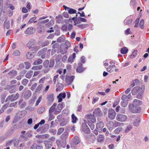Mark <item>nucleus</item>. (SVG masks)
Returning <instances> with one entry per match:
<instances>
[{
    "mask_svg": "<svg viewBox=\"0 0 149 149\" xmlns=\"http://www.w3.org/2000/svg\"><path fill=\"white\" fill-rule=\"evenodd\" d=\"M128 108L130 111L134 113H138L141 110L140 107L132 104L129 105Z\"/></svg>",
    "mask_w": 149,
    "mask_h": 149,
    "instance_id": "1",
    "label": "nucleus"
},
{
    "mask_svg": "<svg viewBox=\"0 0 149 149\" xmlns=\"http://www.w3.org/2000/svg\"><path fill=\"white\" fill-rule=\"evenodd\" d=\"M54 59H51L49 62L48 60H45L43 63L44 67L46 68H53L54 64Z\"/></svg>",
    "mask_w": 149,
    "mask_h": 149,
    "instance_id": "2",
    "label": "nucleus"
},
{
    "mask_svg": "<svg viewBox=\"0 0 149 149\" xmlns=\"http://www.w3.org/2000/svg\"><path fill=\"white\" fill-rule=\"evenodd\" d=\"M19 94L18 93H16L15 95L12 94L10 96H8L5 100V102H7L8 100H10L11 102H13L17 100L19 98Z\"/></svg>",
    "mask_w": 149,
    "mask_h": 149,
    "instance_id": "3",
    "label": "nucleus"
},
{
    "mask_svg": "<svg viewBox=\"0 0 149 149\" xmlns=\"http://www.w3.org/2000/svg\"><path fill=\"white\" fill-rule=\"evenodd\" d=\"M86 118L89 123H94L96 121V119L94 115L91 114L87 115Z\"/></svg>",
    "mask_w": 149,
    "mask_h": 149,
    "instance_id": "4",
    "label": "nucleus"
},
{
    "mask_svg": "<svg viewBox=\"0 0 149 149\" xmlns=\"http://www.w3.org/2000/svg\"><path fill=\"white\" fill-rule=\"evenodd\" d=\"M32 136L31 134L28 132H26V131H22L21 132L20 135V137L24 139H27L28 137H30Z\"/></svg>",
    "mask_w": 149,
    "mask_h": 149,
    "instance_id": "5",
    "label": "nucleus"
},
{
    "mask_svg": "<svg viewBox=\"0 0 149 149\" xmlns=\"http://www.w3.org/2000/svg\"><path fill=\"white\" fill-rule=\"evenodd\" d=\"M127 118V116L121 114L118 115L116 117V119L122 122L126 121Z\"/></svg>",
    "mask_w": 149,
    "mask_h": 149,
    "instance_id": "6",
    "label": "nucleus"
},
{
    "mask_svg": "<svg viewBox=\"0 0 149 149\" xmlns=\"http://www.w3.org/2000/svg\"><path fill=\"white\" fill-rule=\"evenodd\" d=\"M27 113V112L25 111H19L16 114L15 116L17 118H21L24 117Z\"/></svg>",
    "mask_w": 149,
    "mask_h": 149,
    "instance_id": "7",
    "label": "nucleus"
},
{
    "mask_svg": "<svg viewBox=\"0 0 149 149\" xmlns=\"http://www.w3.org/2000/svg\"><path fill=\"white\" fill-rule=\"evenodd\" d=\"M116 113L113 110L111 109L109 111V118L111 120L114 119L115 117Z\"/></svg>",
    "mask_w": 149,
    "mask_h": 149,
    "instance_id": "8",
    "label": "nucleus"
},
{
    "mask_svg": "<svg viewBox=\"0 0 149 149\" xmlns=\"http://www.w3.org/2000/svg\"><path fill=\"white\" fill-rule=\"evenodd\" d=\"M47 50V48L45 47L38 52V54L39 55L41 56V57L42 58H45L46 56L45 54Z\"/></svg>",
    "mask_w": 149,
    "mask_h": 149,
    "instance_id": "9",
    "label": "nucleus"
},
{
    "mask_svg": "<svg viewBox=\"0 0 149 149\" xmlns=\"http://www.w3.org/2000/svg\"><path fill=\"white\" fill-rule=\"evenodd\" d=\"M35 29L32 27H29L26 30L25 33L28 35L33 34L35 33Z\"/></svg>",
    "mask_w": 149,
    "mask_h": 149,
    "instance_id": "10",
    "label": "nucleus"
},
{
    "mask_svg": "<svg viewBox=\"0 0 149 149\" xmlns=\"http://www.w3.org/2000/svg\"><path fill=\"white\" fill-rule=\"evenodd\" d=\"M27 104L26 103L23 99H20L18 102V105L21 109L25 107Z\"/></svg>",
    "mask_w": 149,
    "mask_h": 149,
    "instance_id": "11",
    "label": "nucleus"
},
{
    "mask_svg": "<svg viewBox=\"0 0 149 149\" xmlns=\"http://www.w3.org/2000/svg\"><path fill=\"white\" fill-rule=\"evenodd\" d=\"M104 125V124L102 122H99L96 124V128L99 131H100L102 130Z\"/></svg>",
    "mask_w": 149,
    "mask_h": 149,
    "instance_id": "12",
    "label": "nucleus"
},
{
    "mask_svg": "<svg viewBox=\"0 0 149 149\" xmlns=\"http://www.w3.org/2000/svg\"><path fill=\"white\" fill-rule=\"evenodd\" d=\"M93 115L95 116H102V112L100 108L96 109L93 113Z\"/></svg>",
    "mask_w": 149,
    "mask_h": 149,
    "instance_id": "13",
    "label": "nucleus"
},
{
    "mask_svg": "<svg viewBox=\"0 0 149 149\" xmlns=\"http://www.w3.org/2000/svg\"><path fill=\"white\" fill-rule=\"evenodd\" d=\"M66 93H60L57 96V98L58 99V102H61L62 101V98H64L66 97Z\"/></svg>",
    "mask_w": 149,
    "mask_h": 149,
    "instance_id": "14",
    "label": "nucleus"
},
{
    "mask_svg": "<svg viewBox=\"0 0 149 149\" xmlns=\"http://www.w3.org/2000/svg\"><path fill=\"white\" fill-rule=\"evenodd\" d=\"M82 126L83 131L85 133H88L89 132L90 130L86 124L85 123L82 124Z\"/></svg>",
    "mask_w": 149,
    "mask_h": 149,
    "instance_id": "15",
    "label": "nucleus"
},
{
    "mask_svg": "<svg viewBox=\"0 0 149 149\" xmlns=\"http://www.w3.org/2000/svg\"><path fill=\"white\" fill-rule=\"evenodd\" d=\"M54 95L53 94H50L47 95V99H48L47 103L49 105L50 104L54 101Z\"/></svg>",
    "mask_w": 149,
    "mask_h": 149,
    "instance_id": "16",
    "label": "nucleus"
},
{
    "mask_svg": "<svg viewBox=\"0 0 149 149\" xmlns=\"http://www.w3.org/2000/svg\"><path fill=\"white\" fill-rule=\"evenodd\" d=\"M73 143H74V144H71V147H72V146H73V147L75 148V146H74V145L76 146L77 144H78L79 143L80 141L79 140V138L77 136H75L74 139L73 140Z\"/></svg>",
    "mask_w": 149,
    "mask_h": 149,
    "instance_id": "17",
    "label": "nucleus"
},
{
    "mask_svg": "<svg viewBox=\"0 0 149 149\" xmlns=\"http://www.w3.org/2000/svg\"><path fill=\"white\" fill-rule=\"evenodd\" d=\"M31 95V92L30 90H27L25 93L24 95V98L26 99H28Z\"/></svg>",
    "mask_w": 149,
    "mask_h": 149,
    "instance_id": "18",
    "label": "nucleus"
},
{
    "mask_svg": "<svg viewBox=\"0 0 149 149\" xmlns=\"http://www.w3.org/2000/svg\"><path fill=\"white\" fill-rule=\"evenodd\" d=\"M140 88L139 86H137L134 87L131 91V93L132 95H135L138 92L140 89Z\"/></svg>",
    "mask_w": 149,
    "mask_h": 149,
    "instance_id": "19",
    "label": "nucleus"
},
{
    "mask_svg": "<svg viewBox=\"0 0 149 149\" xmlns=\"http://www.w3.org/2000/svg\"><path fill=\"white\" fill-rule=\"evenodd\" d=\"M35 56V54L33 53L32 52L29 51L28 52L26 55V58L28 59H31L33 58Z\"/></svg>",
    "mask_w": 149,
    "mask_h": 149,
    "instance_id": "20",
    "label": "nucleus"
},
{
    "mask_svg": "<svg viewBox=\"0 0 149 149\" xmlns=\"http://www.w3.org/2000/svg\"><path fill=\"white\" fill-rule=\"evenodd\" d=\"M63 7L65 8V10H66V8L68 10V13L70 14H74L76 13V10H75L69 7H67L65 6H63Z\"/></svg>",
    "mask_w": 149,
    "mask_h": 149,
    "instance_id": "21",
    "label": "nucleus"
},
{
    "mask_svg": "<svg viewBox=\"0 0 149 149\" xmlns=\"http://www.w3.org/2000/svg\"><path fill=\"white\" fill-rule=\"evenodd\" d=\"M74 76H72L70 77H66V81L67 83L70 84L72 83L74 79Z\"/></svg>",
    "mask_w": 149,
    "mask_h": 149,
    "instance_id": "22",
    "label": "nucleus"
},
{
    "mask_svg": "<svg viewBox=\"0 0 149 149\" xmlns=\"http://www.w3.org/2000/svg\"><path fill=\"white\" fill-rule=\"evenodd\" d=\"M76 71L77 72L80 73L83 71L82 68V64L81 63L78 64V67L76 69Z\"/></svg>",
    "mask_w": 149,
    "mask_h": 149,
    "instance_id": "23",
    "label": "nucleus"
},
{
    "mask_svg": "<svg viewBox=\"0 0 149 149\" xmlns=\"http://www.w3.org/2000/svg\"><path fill=\"white\" fill-rule=\"evenodd\" d=\"M128 49L127 47H123L120 50V53L123 54L127 53Z\"/></svg>",
    "mask_w": 149,
    "mask_h": 149,
    "instance_id": "24",
    "label": "nucleus"
},
{
    "mask_svg": "<svg viewBox=\"0 0 149 149\" xmlns=\"http://www.w3.org/2000/svg\"><path fill=\"white\" fill-rule=\"evenodd\" d=\"M8 74L11 76L14 77L16 76L17 74V72L15 70H12L10 71Z\"/></svg>",
    "mask_w": 149,
    "mask_h": 149,
    "instance_id": "25",
    "label": "nucleus"
},
{
    "mask_svg": "<svg viewBox=\"0 0 149 149\" xmlns=\"http://www.w3.org/2000/svg\"><path fill=\"white\" fill-rule=\"evenodd\" d=\"M113 125H114V124L112 121H109L107 123L108 129L110 130H112L113 127Z\"/></svg>",
    "mask_w": 149,
    "mask_h": 149,
    "instance_id": "26",
    "label": "nucleus"
},
{
    "mask_svg": "<svg viewBox=\"0 0 149 149\" xmlns=\"http://www.w3.org/2000/svg\"><path fill=\"white\" fill-rule=\"evenodd\" d=\"M132 21L131 19H130L129 17H127L124 21V22L125 24L129 25L132 23Z\"/></svg>",
    "mask_w": 149,
    "mask_h": 149,
    "instance_id": "27",
    "label": "nucleus"
},
{
    "mask_svg": "<svg viewBox=\"0 0 149 149\" xmlns=\"http://www.w3.org/2000/svg\"><path fill=\"white\" fill-rule=\"evenodd\" d=\"M68 47H60V50H61V52L62 54H64L67 52Z\"/></svg>",
    "mask_w": 149,
    "mask_h": 149,
    "instance_id": "28",
    "label": "nucleus"
},
{
    "mask_svg": "<svg viewBox=\"0 0 149 149\" xmlns=\"http://www.w3.org/2000/svg\"><path fill=\"white\" fill-rule=\"evenodd\" d=\"M140 122V118L139 117H137L135 119V120L134 122V125L136 127H137L139 125V124Z\"/></svg>",
    "mask_w": 149,
    "mask_h": 149,
    "instance_id": "29",
    "label": "nucleus"
},
{
    "mask_svg": "<svg viewBox=\"0 0 149 149\" xmlns=\"http://www.w3.org/2000/svg\"><path fill=\"white\" fill-rule=\"evenodd\" d=\"M42 60L40 59H38L35 61L33 63L34 65H38L42 63Z\"/></svg>",
    "mask_w": 149,
    "mask_h": 149,
    "instance_id": "30",
    "label": "nucleus"
},
{
    "mask_svg": "<svg viewBox=\"0 0 149 149\" xmlns=\"http://www.w3.org/2000/svg\"><path fill=\"white\" fill-rule=\"evenodd\" d=\"M4 29L6 28L8 29L10 28V22L8 21H5L4 23Z\"/></svg>",
    "mask_w": 149,
    "mask_h": 149,
    "instance_id": "31",
    "label": "nucleus"
},
{
    "mask_svg": "<svg viewBox=\"0 0 149 149\" xmlns=\"http://www.w3.org/2000/svg\"><path fill=\"white\" fill-rule=\"evenodd\" d=\"M45 109V108L44 107H41L38 109L37 113L39 114H41L44 111Z\"/></svg>",
    "mask_w": 149,
    "mask_h": 149,
    "instance_id": "32",
    "label": "nucleus"
},
{
    "mask_svg": "<svg viewBox=\"0 0 149 149\" xmlns=\"http://www.w3.org/2000/svg\"><path fill=\"white\" fill-rule=\"evenodd\" d=\"M60 124V125L61 127H63L65 126L67 123V121L65 119H63Z\"/></svg>",
    "mask_w": 149,
    "mask_h": 149,
    "instance_id": "33",
    "label": "nucleus"
},
{
    "mask_svg": "<svg viewBox=\"0 0 149 149\" xmlns=\"http://www.w3.org/2000/svg\"><path fill=\"white\" fill-rule=\"evenodd\" d=\"M49 118L48 121H50L54 118V116L52 114V112H49Z\"/></svg>",
    "mask_w": 149,
    "mask_h": 149,
    "instance_id": "34",
    "label": "nucleus"
},
{
    "mask_svg": "<svg viewBox=\"0 0 149 149\" xmlns=\"http://www.w3.org/2000/svg\"><path fill=\"white\" fill-rule=\"evenodd\" d=\"M29 51L32 52V53L34 54L37 50H38V47H30Z\"/></svg>",
    "mask_w": 149,
    "mask_h": 149,
    "instance_id": "35",
    "label": "nucleus"
},
{
    "mask_svg": "<svg viewBox=\"0 0 149 149\" xmlns=\"http://www.w3.org/2000/svg\"><path fill=\"white\" fill-rule=\"evenodd\" d=\"M33 74V72L32 71H29L26 75V77L27 78H30Z\"/></svg>",
    "mask_w": 149,
    "mask_h": 149,
    "instance_id": "36",
    "label": "nucleus"
},
{
    "mask_svg": "<svg viewBox=\"0 0 149 149\" xmlns=\"http://www.w3.org/2000/svg\"><path fill=\"white\" fill-rule=\"evenodd\" d=\"M36 17H33L31 18L29 21L28 22V24H31L33 22L36 23L37 22L36 21H35L36 19Z\"/></svg>",
    "mask_w": 149,
    "mask_h": 149,
    "instance_id": "37",
    "label": "nucleus"
},
{
    "mask_svg": "<svg viewBox=\"0 0 149 149\" xmlns=\"http://www.w3.org/2000/svg\"><path fill=\"white\" fill-rule=\"evenodd\" d=\"M43 85L41 84H40L37 87L36 89V92H38L40 91L42 89L43 87Z\"/></svg>",
    "mask_w": 149,
    "mask_h": 149,
    "instance_id": "38",
    "label": "nucleus"
},
{
    "mask_svg": "<svg viewBox=\"0 0 149 149\" xmlns=\"http://www.w3.org/2000/svg\"><path fill=\"white\" fill-rule=\"evenodd\" d=\"M114 126L116 127H117L118 126H123L124 124L123 123H120L119 122H115L114 123Z\"/></svg>",
    "mask_w": 149,
    "mask_h": 149,
    "instance_id": "39",
    "label": "nucleus"
},
{
    "mask_svg": "<svg viewBox=\"0 0 149 149\" xmlns=\"http://www.w3.org/2000/svg\"><path fill=\"white\" fill-rule=\"evenodd\" d=\"M72 123H76L77 119V118L74 116V114H73L72 115Z\"/></svg>",
    "mask_w": 149,
    "mask_h": 149,
    "instance_id": "40",
    "label": "nucleus"
},
{
    "mask_svg": "<svg viewBox=\"0 0 149 149\" xmlns=\"http://www.w3.org/2000/svg\"><path fill=\"white\" fill-rule=\"evenodd\" d=\"M42 68V66L40 65L37 66H34L32 68V69L34 70H39L41 69Z\"/></svg>",
    "mask_w": 149,
    "mask_h": 149,
    "instance_id": "41",
    "label": "nucleus"
},
{
    "mask_svg": "<svg viewBox=\"0 0 149 149\" xmlns=\"http://www.w3.org/2000/svg\"><path fill=\"white\" fill-rule=\"evenodd\" d=\"M35 43V41L34 40H30L27 44V46H33Z\"/></svg>",
    "mask_w": 149,
    "mask_h": 149,
    "instance_id": "42",
    "label": "nucleus"
},
{
    "mask_svg": "<svg viewBox=\"0 0 149 149\" xmlns=\"http://www.w3.org/2000/svg\"><path fill=\"white\" fill-rule=\"evenodd\" d=\"M62 56L61 54L58 55L56 57L55 59V61L57 63L58 62L61 58Z\"/></svg>",
    "mask_w": 149,
    "mask_h": 149,
    "instance_id": "43",
    "label": "nucleus"
},
{
    "mask_svg": "<svg viewBox=\"0 0 149 149\" xmlns=\"http://www.w3.org/2000/svg\"><path fill=\"white\" fill-rule=\"evenodd\" d=\"M127 104L128 101L127 100L122 101L121 103V106L124 107H126L127 106Z\"/></svg>",
    "mask_w": 149,
    "mask_h": 149,
    "instance_id": "44",
    "label": "nucleus"
},
{
    "mask_svg": "<svg viewBox=\"0 0 149 149\" xmlns=\"http://www.w3.org/2000/svg\"><path fill=\"white\" fill-rule=\"evenodd\" d=\"M97 138V141L98 142H101L103 141V138L102 135H99Z\"/></svg>",
    "mask_w": 149,
    "mask_h": 149,
    "instance_id": "45",
    "label": "nucleus"
},
{
    "mask_svg": "<svg viewBox=\"0 0 149 149\" xmlns=\"http://www.w3.org/2000/svg\"><path fill=\"white\" fill-rule=\"evenodd\" d=\"M64 40V37L63 36H62L59 37L57 39V41L59 42H63Z\"/></svg>",
    "mask_w": 149,
    "mask_h": 149,
    "instance_id": "46",
    "label": "nucleus"
},
{
    "mask_svg": "<svg viewBox=\"0 0 149 149\" xmlns=\"http://www.w3.org/2000/svg\"><path fill=\"white\" fill-rule=\"evenodd\" d=\"M144 20L143 19H142L140 21L139 24V26L140 28L141 29H143L144 28Z\"/></svg>",
    "mask_w": 149,
    "mask_h": 149,
    "instance_id": "47",
    "label": "nucleus"
},
{
    "mask_svg": "<svg viewBox=\"0 0 149 149\" xmlns=\"http://www.w3.org/2000/svg\"><path fill=\"white\" fill-rule=\"evenodd\" d=\"M64 129L63 128H60L58 130L57 134L58 135L61 134L64 131Z\"/></svg>",
    "mask_w": 149,
    "mask_h": 149,
    "instance_id": "48",
    "label": "nucleus"
},
{
    "mask_svg": "<svg viewBox=\"0 0 149 149\" xmlns=\"http://www.w3.org/2000/svg\"><path fill=\"white\" fill-rule=\"evenodd\" d=\"M16 91L15 87L14 85H13L12 87L9 90V92L10 93H12L15 92Z\"/></svg>",
    "mask_w": 149,
    "mask_h": 149,
    "instance_id": "49",
    "label": "nucleus"
},
{
    "mask_svg": "<svg viewBox=\"0 0 149 149\" xmlns=\"http://www.w3.org/2000/svg\"><path fill=\"white\" fill-rule=\"evenodd\" d=\"M13 86V85H11L10 84L7 85L5 86V89L7 91H9L10 88H11Z\"/></svg>",
    "mask_w": 149,
    "mask_h": 149,
    "instance_id": "50",
    "label": "nucleus"
},
{
    "mask_svg": "<svg viewBox=\"0 0 149 149\" xmlns=\"http://www.w3.org/2000/svg\"><path fill=\"white\" fill-rule=\"evenodd\" d=\"M140 101L139 100L135 99L133 101V104L136 106H137L139 105Z\"/></svg>",
    "mask_w": 149,
    "mask_h": 149,
    "instance_id": "51",
    "label": "nucleus"
},
{
    "mask_svg": "<svg viewBox=\"0 0 149 149\" xmlns=\"http://www.w3.org/2000/svg\"><path fill=\"white\" fill-rule=\"evenodd\" d=\"M13 140H11L8 141L6 144V146L7 147L10 146H12L13 144Z\"/></svg>",
    "mask_w": 149,
    "mask_h": 149,
    "instance_id": "52",
    "label": "nucleus"
},
{
    "mask_svg": "<svg viewBox=\"0 0 149 149\" xmlns=\"http://www.w3.org/2000/svg\"><path fill=\"white\" fill-rule=\"evenodd\" d=\"M57 118L59 121H62L63 119H64V118L63 117L62 115L61 114L58 115L57 116Z\"/></svg>",
    "mask_w": 149,
    "mask_h": 149,
    "instance_id": "53",
    "label": "nucleus"
},
{
    "mask_svg": "<svg viewBox=\"0 0 149 149\" xmlns=\"http://www.w3.org/2000/svg\"><path fill=\"white\" fill-rule=\"evenodd\" d=\"M19 143V141L17 139H15L13 140V144L14 146H17L18 145Z\"/></svg>",
    "mask_w": 149,
    "mask_h": 149,
    "instance_id": "54",
    "label": "nucleus"
},
{
    "mask_svg": "<svg viewBox=\"0 0 149 149\" xmlns=\"http://www.w3.org/2000/svg\"><path fill=\"white\" fill-rule=\"evenodd\" d=\"M132 82L133 83L135 86L138 85V84L140 83L139 81L137 79H136L135 80L132 81Z\"/></svg>",
    "mask_w": 149,
    "mask_h": 149,
    "instance_id": "55",
    "label": "nucleus"
},
{
    "mask_svg": "<svg viewBox=\"0 0 149 149\" xmlns=\"http://www.w3.org/2000/svg\"><path fill=\"white\" fill-rule=\"evenodd\" d=\"M25 64L26 65L25 68L26 69H28L30 67L31 64L29 62H26L25 63Z\"/></svg>",
    "mask_w": 149,
    "mask_h": 149,
    "instance_id": "56",
    "label": "nucleus"
},
{
    "mask_svg": "<svg viewBox=\"0 0 149 149\" xmlns=\"http://www.w3.org/2000/svg\"><path fill=\"white\" fill-rule=\"evenodd\" d=\"M20 54V52L18 50H16L14 52L13 54V55L15 56H19Z\"/></svg>",
    "mask_w": 149,
    "mask_h": 149,
    "instance_id": "57",
    "label": "nucleus"
},
{
    "mask_svg": "<svg viewBox=\"0 0 149 149\" xmlns=\"http://www.w3.org/2000/svg\"><path fill=\"white\" fill-rule=\"evenodd\" d=\"M28 82V80L26 79H24L22 81V84L26 86V85Z\"/></svg>",
    "mask_w": 149,
    "mask_h": 149,
    "instance_id": "58",
    "label": "nucleus"
},
{
    "mask_svg": "<svg viewBox=\"0 0 149 149\" xmlns=\"http://www.w3.org/2000/svg\"><path fill=\"white\" fill-rule=\"evenodd\" d=\"M88 124L91 130H93L94 129L95 125L93 123H89Z\"/></svg>",
    "mask_w": 149,
    "mask_h": 149,
    "instance_id": "59",
    "label": "nucleus"
},
{
    "mask_svg": "<svg viewBox=\"0 0 149 149\" xmlns=\"http://www.w3.org/2000/svg\"><path fill=\"white\" fill-rule=\"evenodd\" d=\"M132 128V127L131 126H130V125L128 126L127 127V128H126L125 130V133L128 132Z\"/></svg>",
    "mask_w": 149,
    "mask_h": 149,
    "instance_id": "60",
    "label": "nucleus"
},
{
    "mask_svg": "<svg viewBox=\"0 0 149 149\" xmlns=\"http://www.w3.org/2000/svg\"><path fill=\"white\" fill-rule=\"evenodd\" d=\"M107 71L108 72H111L113 71V70L111 68V66L109 65L107 68Z\"/></svg>",
    "mask_w": 149,
    "mask_h": 149,
    "instance_id": "61",
    "label": "nucleus"
},
{
    "mask_svg": "<svg viewBox=\"0 0 149 149\" xmlns=\"http://www.w3.org/2000/svg\"><path fill=\"white\" fill-rule=\"evenodd\" d=\"M86 25L85 24H81L78 25L77 26L79 28H80L81 29H83L86 27Z\"/></svg>",
    "mask_w": 149,
    "mask_h": 149,
    "instance_id": "62",
    "label": "nucleus"
},
{
    "mask_svg": "<svg viewBox=\"0 0 149 149\" xmlns=\"http://www.w3.org/2000/svg\"><path fill=\"white\" fill-rule=\"evenodd\" d=\"M37 144L36 143L33 144L31 147V149H37Z\"/></svg>",
    "mask_w": 149,
    "mask_h": 149,
    "instance_id": "63",
    "label": "nucleus"
},
{
    "mask_svg": "<svg viewBox=\"0 0 149 149\" xmlns=\"http://www.w3.org/2000/svg\"><path fill=\"white\" fill-rule=\"evenodd\" d=\"M49 44V41H46L44 42L42 45V47H45V46H47Z\"/></svg>",
    "mask_w": 149,
    "mask_h": 149,
    "instance_id": "64",
    "label": "nucleus"
}]
</instances>
